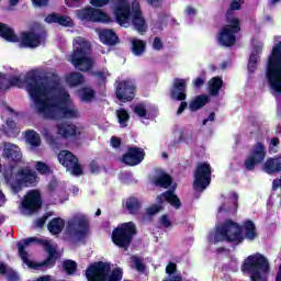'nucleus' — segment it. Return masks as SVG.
<instances>
[{"label":"nucleus","mask_w":281,"mask_h":281,"mask_svg":"<svg viewBox=\"0 0 281 281\" xmlns=\"http://www.w3.org/2000/svg\"><path fill=\"white\" fill-rule=\"evenodd\" d=\"M43 41V34L36 33L34 31H27L21 33L20 47L34 49L41 45Z\"/></svg>","instance_id":"24"},{"label":"nucleus","mask_w":281,"mask_h":281,"mask_svg":"<svg viewBox=\"0 0 281 281\" xmlns=\"http://www.w3.org/2000/svg\"><path fill=\"white\" fill-rule=\"evenodd\" d=\"M135 236H137V225H135V222H124L112 231L111 238L115 247L126 251L133 245Z\"/></svg>","instance_id":"9"},{"label":"nucleus","mask_w":281,"mask_h":281,"mask_svg":"<svg viewBox=\"0 0 281 281\" xmlns=\"http://www.w3.org/2000/svg\"><path fill=\"white\" fill-rule=\"evenodd\" d=\"M66 229L71 238L80 243L89 236V220L85 215H74L68 220Z\"/></svg>","instance_id":"10"},{"label":"nucleus","mask_w":281,"mask_h":281,"mask_svg":"<svg viewBox=\"0 0 281 281\" xmlns=\"http://www.w3.org/2000/svg\"><path fill=\"white\" fill-rule=\"evenodd\" d=\"M35 8H47L49 5V0H32Z\"/></svg>","instance_id":"51"},{"label":"nucleus","mask_w":281,"mask_h":281,"mask_svg":"<svg viewBox=\"0 0 281 281\" xmlns=\"http://www.w3.org/2000/svg\"><path fill=\"white\" fill-rule=\"evenodd\" d=\"M46 23H58L61 27H74V20L69 15H59L56 12L48 14L45 18Z\"/></svg>","instance_id":"27"},{"label":"nucleus","mask_w":281,"mask_h":281,"mask_svg":"<svg viewBox=\"0 0 281 281\" xmlns=\"http://www.w3.org/2000/svg\"><path fill=\"white\" fill-rule=\"evenodd\" d=\"M245 238L246 240H256V238H258L256 223L251 220H246L243 225H240L238 222L227 218L215 228V243H233L234 245H241V243L245 241Z\"/></svg>","instance_id":"2"},{"label":"nucleus","mask_w":281,"mask_h":281,"mask_svg":"<svg viewBox=\"0 0 281 281\" xmlns=\"http://www.w3.org/2000/svg\"><path fill=\"white\" fill-rule=\"evenodd\" d=\"M186 14H188L189 16H194L196 14V9L192 7H187Z\"/></svg>","instance_id":"59"},{"label":"nucleus","mask_w":281,"mask_h":281,"mask_svg":"<svg viewBox=\"0 0 281 281\" xmlns=\"http://www.w3.org/2000/svg\"><path fill=\"white\" fill-rule=\"evenodd\" d=\"M262 52V48L256 46L251 52L249 59H248V71L249 74H254L256 69H258V60H260L259 54Z\"/></svg>","instance_id":"31"},{"label":"nucleus","mask_w":281,"mask_h":281,"mask_svg":"<svg viewBox=\"0 0 281 281\" xmlns=\"http://www.w3.org/2000/svg\"><path fill=\"white\" fill-rule=\"evenodd\" d=\"M0 36L9 43H19V36L14 34V30H12L8 24L0 22Z\"/></svg>","instance_id":"30"},{"label":"nucleus","mask_w":281,"mask_h":281,"mask_svg":"<svg viewBox=\"0 0 281 281\" xmlns=\"http://www.w3.org/2000/svg\"><path fill=\"white\" fill-rule=\"evenodd\" d=\"M172 177L166 172L160 173L159 176L154 177L153 183L157 188H164L165 190H168L169 188H172Z\"/></svg>","instance_id":"29"},{"label":"nucleus","mask_w":281,"mask_h":281,"mask_svg":"<svg viewBox=\"0 0 281 281\" xmlns=\"http://www.w3.org/2000/svg\"><path fill=\"white\" fill-rule=\"evenodd\" d=\"M8 274V265L0 261V276H7Z\"/></svg>","instance_id":"58"},{"label":"nucleus","mask_w":281,"mask_h":281,"mask_svg":"<svg viewBox=\"0 0 281 281\" xmlns=\"http://www.w3.org/2000/svg\"><path fill=\"white\" fill-rule=\"evenodd\" d=\"M21 82H23V80L19 76H12L11 78H9L10 87H19Z\"/></svg>","instance_id":"48"},{"label":"nucleus","mask_w":281,"mask_h":281,"mask_svg":"<svg viewBox=\"0 0 281 281\" xmlns=\"http://www.w3.org/2000/svg\"><path fill=\"white\" fill-rule=\"evenodd\" d=\"M132 54L134 56H142L146 52V42L139 38L132 40Z\"/></svg>","instance_id":"39"},{"label":"nucleus","mask_w":281,"mask_h":281,"mask_svg":"<svg viewBox=\"0 0 281 281\" xmlns=\"http://www.w3.org/2000/svg\"><path fill=\"white\" fill-rule=\"evenodd\" d=\"M262 170L266 175H280L281 172V156L269 157L262 165Z\"/></svg>","instance_id":"26"},{"label":"nucleus","mask_w":281,"mask_h":281,"mask_svg":"<svg viewBox=\"0 0 281 281\" xmlns=\"http://www.w3.org/2000/svg\"><path fill=\"white\" fill-rule=\"evenodd\" d=\"M123 276L124 272L120 268L111 272V265L104 261L91 263L86 270L88 281H122Z\"/></svg>","instance_id":"8"},{"label":"nucleus","mask_w":281,"mask_h":281,"mask_svg":"<svg viewBox=\"0 0 281 281\" xmlns=\"http://www.w3.org/2000/svg\"><path fill=\"white\" fill-rule=\"evenodd\" d=\"M38 181H41V178H38V173L33 170L30 167H23L20 168L15 173V187L19 190L22 188H36L38 186Z\"/></svg>","instance_id":"12"},{"label":"nucleus","mask_w":281,"mask_h":281,"mask_svg":"<svg viewBox=\"0 0 281 281\" xmlns=\"http://www.w3.org/2000/svg\"><path fill=\"white\" fill-rule=\"evenodd\" d=\"M99 38L103 45H109L113 47V45H117L120 43V37L113 30H102L99 32Z\"/></svg>","instance_id":"28"},{"label":"nucleus","mask_w":281,"mask_h":281,"mask_svg":"<svg viewBox=\"0 0 281 281\" xmlns=\"http://www.w3.org/2000/svg\"><path fill=\"white\" fill-rule=\"evenodd\" d=\"M270 146H273V147L280 146V138L279 137L271 138Z\"/></svg>","instance_id":"62"},{"label":"nucleus","mask_w":281,"mask_h":281,"mask_svg":"<svg viewBox=\"0 0 281 281\" xmlns=\"http://www.w3.org/2000/svg\"><path fill=\"white\" fill-rule=\"evenodd\" d=\"M76 14L81 21H91L92 23H106L109 21V15L104 11L93 7L79 9Z\"/></svg>","instance_id":"17"},{"label":"nucleus","mask_w":281,"mask_h":281,"mask_svg":"<svg viewBox=\"0 0 281 281\" xmlns=\"http://www.w3.org/2000/svg\"><path fill=\"white\" fill-rule=\"evenodd\" d=\"M166 273H168V276H175V273H177V263L170 262L166 267Z\"/></svg>","instance_id":"50"},{"label":"nucleus","mask_w":281,"mask_h":281,"mask_svg":"<svg viewBox=\"0 0 281 281\" xmlns=\"http://www.w3.org/2000/svg\"><path fill=\"white\" fill-rule=\"evenodd\" d=\"M90 3L93 8H104V5L111 3V0H90Z\"/></svg>","instance_id":"47"},{"label":"nucleus","mask_w":281,"mask_h":281,"mask_svg":"<svg viewBox=\"0 0 281 281\" xmlns=\"http://www.w3.org/2000/svg\"><path fill=\"white\" fill-rule=\"evenodd\" d=\"M137 93V86L132 79H124L116 82L115 95L120 102H133Z\"/></svg>","instance_id":"16"},{"label":"nucleus","mask_w":281,"mask_h":281,"mask_svg":"<svg viewBox=\"0 0 281 281\" xmlns=\"http://www.w3.org/2000/svg\"><path fill=\"white\" fill-rule=\"evenodd\" d=\"M147 3L151 5L153 8H161V3H164V0H147Z\"/></svg>","instance_id":"57"},{"label":"nucleus","mask_w":281,"mask_h":281,"mask_svg":"<svg viewBox=\"0 0 281 281\" xmlns=\"http://www.w3.org/2000/svg\"><path fill=\"white\" fill-rule=\"evenodd\" d=\"M21 205L26 212H30L31 214H36V212H38L43 207V198L41 196V191H29L24 195Z\"/></svg>","instance_id":"18"},{"label":"nucleus","mask_w":281,"mask_h":281,"mask_svg":"<svg viewBox=\"0 0 281 281\" xmlns=\"http://www.w3.org/2000/svg\"><path fill=\"white\" fill-rule=\"evenodd\" d=\"M134 113L138 115V117H146V115H148V111L146 110L145 104H137L134 108Z\"/></svg>","instance_id":"44"},{"label":"nucleus","mask_w":281,"mask_h":281,"mask_svg":"<svg viewBox=\"0 0 281 281\" xmlns=\"http://www.w3.org/2000/svg\"><path fill=\"white\" fill-rule=\"evenodd\" d=\"M8 278L9 281H19V274L15 271H11Z\"/></svg>","instance_id":"60"},{"label":"nucleus","mask_w":281,"mask_h":281,"mask_svg":"<svg viewBox=\"0 0 281 281\" xmlns=\"http://www.w3.org/2000/svg\"><path fill=\"white\" fill-rule=\"evenodd\" d=\"M132 25L138 34H146L148 32V24H146V19L142 13V7L138 0L132 1Z\"/></svg>","instance_id":"20"},{"label":"nucleus","mask_w":281,"mask_h":281,"mask_svg":"<svg viewBox=\"0 0 281 281\" xmlns=\"http://www.w3.org/2000/svg\"><path fill=\"white\" fill-rule=\"evenodd\" d=\"M114 19L119 25H126L131 19V5L116 4L114 8Z\"/></svg>","instance_id":"25"},{"label":"nucleus","mask_w":281,"mask_h":281,"mask_svg":"<svg viewBox=\"0 0 281 281\" xmlns=\"http://www.w3.org/2000/svg\"><path fill=\"white\" fill-rule=\"evenodd\" d=\"M45 223H47V215H44V216L37 218L35 222V225H36V227L42 228V227H45Z\"/></svg>","instance_id":"55"},{"label":"nucleus","mask_w":281,"mask_h":281,"mask_svg":"<svg viewBox=\"0 0 281 281\" xmlns=\"http://www.w3.org/2000/svg\"><path fill=\"white\" fill-rule=\"evenodd\" d=\"M245 0H233L225 13L226 23L217 33V43L222 47H234L236 34L240 32V18L234 16L236 10H243Z\"/></svg>","instance_id":"3"},{"label":"nucleus","mask_w":281,"mask_h":281,"mask_svg":"<svg viewBox=\"0 0 281 281\" xmlns=\"http://www.w3.org/2000/svg\"><path fill=\"white\" fill-rule=\"evenodd\" d=\"M122 207L131 216H139L142 214V207H144V201L135 195H130L122 201Z\"/></svg>","instance_id":"23"},{"label":"nucleus","mask_w":281,"mask_h":281,"mask_svg":"<svg viewBox=\"0 0 281 281\" xmlns=\"http://www.w3.org/2000/svg\"><path fill=\"white\" fill-rule=\"evenodd\" d=\"M116 116L121 128H126L128 120H131V114H128V111H126V109H119L116 110Z\"/></svg>","instance_id":"40"},{"label":"nucleus","mask_w":281,"mask_h":281,"mask_svg":"<svg viewBox=\"0 0 281 281\" xmlns=\"http://www.w3.org/2000/svg\"><path fill=\"white\" fill-rule=\"evenodd\" d=\"M56 134L61 139H80V128L69 121H63L56 125Z\"/></svg>","instance_id":"21"},{"label":"nucleus","mask_w":281,"mask_h":281,"mask_svg":"<svg viewBox=\"0 0 281 281\" xmlns=\"http://www.w3.org/2000/svg\"><path fill=\"white\" fill-rule=\"evenodd\" d=\"M205 85V78L203 77H198L193 80V87L194 89H201Z\"/></svg>","instance_id":"53"},{"label":"nucleus","mask_w":281,"mask_h":281,"mask_svg":"<svg viewBox=\"0 0 281 281\" xmlns=\"http://www.w3.org/2000/svg\"><path fill=\"white\" fill-rule=\"evenodd\" d=\"M214 120H216V113L215 112H211L207 119H204L202 121V126H206L207 122H214Z\"/></svg>","instance_id":"56"},{"label":"nucleus","mask_w":281,"mask_h":281,"mask_svg":"<svg viewBox=\"0 0 281 281\" xmlns=\"http://www.w3.org/2000/svg\"><path fill=\"white\" fill-rule=\"evenodd\" d=\"M91 56V44L82 38L76 41L69 61L78 71H91L95 61Z\"/></svg>","instance_id":"7"},{"label":"nucleus","mask_w":281,"mask_h":281,"mask_svg":"<svg viewBox=\"0 0 281 281\" xmlns=\"http://www.w3.org/2000/svg\"><path fill=\"white\" fill-rule=\"evenodd\" d=\"M58 188V183L56 182H50L48 184V192H56V189Z\"/></svg>","instance_id":"61"},{"label":"nucleus","mask_w":281,"mask_h":281,"mask_svg":"<svg viewBox=\"0 0 281 281\" xmlns=\"http://www.w3.org/2000/svg\"><path fill=\"white\" fill-rule=\"evenodd\" d=\"M61 267L66 271L67 276H74L78 271V263L71 259H66L63 261Z\"/></svg>","instance_id":"41"},{"label":"nucleus","mask_w":281,"mask_h":281,"mask_svg":"<svg viewBox=\"0 0 281 281\" xmlns=\"http://www.w3.org/2000/svg\"><path fill=\"white\" fill-rule=\"evenodd\" d=\"M111 146L112 148H120L122 146V139L117 136H112L111 137Z\"/></svg>","instance_id":"54"},{"label":"nucleus","mask_w":281,"mask_h":281,"mask_svg":"<svg viewBox=\"0 0 281 281\" xmlns=\"http://www.w3.org/2000/svg\"><path fill=\"white\" fill-rule=\"evenodd\" d=\"M241 273L249 276L250 281H269L271 263L265 255L256 252L249 255L241 265Z\"/></svg>","instance_id":"4"},{"label":"nucleus","mask_w":281,"mask_h":281,"mask_svg":"<svg viewBox=\"0 0 281 281\" xmlns=\"http://www.w3.org/2000/svg\"><path fill=\"white\" fill-rule=\"evenodd\" d=\"M59 164L66 168L67 172L74 175V177H80L83 175L82 165H80V160L78 156L67 149H63L57 155Z\"/></svg>","instance_id":"13"},{"label":"nucleus","mask_w":281,"mask_h":281,"mask_svg":"<svg viewBox=\"0 0 281 281\" xmlns=\"http://www.w3.org/2000/svg\"><path fill=\"white\" fill-rule=\"evenodd\" d=\"M164 210L161 204H153L151 206L146 209L147 216H155V214H159Z\"/></svg>","instance_id":"43"},{"label":"nucleus","mask_w":281,"mask_h":281,"mask_svg":"<svg viewBox=\"0 0 281 281\" xmlns=\"http://www.w3.org/2000/svg\"><path fill=\"white\" fill-rule=\"evenodd\" d=\"M186 91H188L186 79L175 78L170 90V97L171 100L181 102L177 110V115H181V113L188 109V102L184 101L188 100V93H186Z\"/></svg>","instance_id":"14"},{"label":"nucleus","mask_w":281,"mask_h":281,"mask_svg":"<svg viewBox=\"0 0 281 281\" xmlns=\"http://www.w3.org/2000/svg\"><path fill=\"white\" fill-rule=\"evenodd\" d=\"M209 102L210 97H207V94H200L196 95L194 100L190 101L189 109L192 112H196L200 109H203V106H205V104H207Z\"/></svg>","instance_id":"32"},{"label":"nucleus","mask_w":281,"mask_h":281,"mask_svg":"<svg viewBox=\"0 0 281 281\" xmlns=\"http://www.w3.org/2000/svg\"><path fill=\"white\" fill-rule=\"evenodd\" d=\"M79 98L81 102H92L95 100V90L90 87H82L79 89Z\"/></svg>","instance_id":"38"},{"label":"nucleus","mask_w":281,"mask_h":281,"mask_svg":"<svg viewBox=\"0 0 281 281\" xmlns=\"http://www.w3.org/2000/svg\"><path fill=\"white\" fill-rule=\"evenodd\" d=\"M66 82L69 87H80V85H85V75L80 72H69L66 75Z\"/></svg>","instance_id":"33"},{"label":"nucleus","mask_w":281,"mask_h":281,"mask_svg":"<svg viewBox=\"0 0 281 281\" xmlns=\"http://www.w3.org/2000/svg\"><path fill=\"white\" fill-rule=\"evenodd\" d=\"M4 155H5L7 159H11V161H14L15 164H19V161H21V159H23V154H21V150L15 149L14 145L5 147Z\"/></svg>","instance_id":"37"},{"label":"nucleus","mask_w":281,"mask_h":281,"mask_svg":"<svg viewBox=\"0 0 281 281\" xmlns=\"http://www.w3.org/2000/svg\"><path fill=\"white\" fill-rule=\"evenodd\" d=\"M146 157V151L142 147L130 146L125 154L122 155L121 161L125 166L134 168V166H139Z\"/></svg>","instance_id":"19"},{"label":"nucleus","mask_w":281,"mask_h":281,"mask_svg":"<svg viewBox=\"0 0 281 281\" xmlns=\"http://www.w3.org/2000/svg\"><path fill=\"white\" fill-rule=\"evenodd\" d=\"M38 241H40L38 238L30 237L18 243V250H19V255L22 262H24V265H27L30 269H38L41 267H48V269H53V267H56V261L58 260V250L52 247V244H49V241L47 240L44 241V245L46 246V251L48 254L47 258L40 263H33L30 260L29 254L25 250V247H27L29 245H32V243H38Z\"/></svg>","instance_id":"5"},{"label":"nucleus","mask_w":281,"mask_h":281,"mask_svg":"<svg viewBox=\"0 0 281 281\" xmlns=\"http://www.w3.org/2000/svg\"><path fill=\"white\" fill-rule=\"evenodd\" d=\"M267 157V147L262 142L256 143L250 150V154L244 160V167L247 172H254L256 170V166H260L265 158Z\"/></svg>","instance_id":"15"},{"label":"nucleus","mask_w":281,"mask_h":281,"mask_svg":"<svg viewBox=\"0 0 281 281\" xmlns=\"http://www.w3.org/2000/svg\"><path fill=\"white\" fill-rule=\"evenodd\" d=\"M160 225L165 226L167 229H168V227L172 226V222L170 221V218L168 217L167 214H164L160 217Z\"/></svg>","instance_id":"49"},{"label":"nucleus","mask_w":281,"mask_h":281,"mask_svg":"<svg viewBox=\"0 0 281 281\" xmlns=\"http://www.w3.org/2000/svg\"><path fill=\"white\" fill-rule=\"evenodd\" d=\"M134 265H135L136 271H139L142 273H144V271H146V265H144V262H142V259H139V257H134Z\"/></svg>","instance_id":"45"},{"label":"nucleus","mask_w":281,"mask_h":281,"mask_svg":"<svg viewBox=\"0 0 281 281\" xmlns=\"http://www.w3.org/2000/svg\"><path fill=\"white\" fill-rule=\"evenodd\" d=\"M35 170H37L40 175H52V167L44 161H36Z\"/></svg>","instance_id":"42"},{"label":"nucleus","mask_w":281,"mask_h":281,"mask_svg":"<svg viewBox=\"0 0 281 281\" xmlns=\"http://www.w3.org/2000/svg\"><path fill=\"white\" fill-rule=\"evenodd\" d=\"M92 75L99 80L100 85H106V74L104 71H94Z\"/></svg>","instance_id":"46"},{"label":"nucleus","mask_w":281,"mask_h":281,"mask_svg":"<svg viewBox=\"0 0 281 281\" xmlns=\"http://www.w3.org/2000/svg\"><path fill=\"white\" fill-rule=\"evenodd\" d=\"M221 89H223V78L213 77L209 80V92L210 95L217 97L221 93Z\"/></svg>","instance_id":"34"},{"label":"nucleus","mask_w":281,"mask_h":281,"mask_svg":"<svg viewBox=\"0 0 281 281\" xmlns=\"http://www.w3.org/2000/svg\"><path fill=\"white\" fill-rule=\"evenodd\" d=\"M24 137L29 145L32 146V148H38L41 146V135L36 133L34 130H29L25 132Z\"/></svg>","instance_id":"36"},{"label":"nucleus","mask_w":281,"mask_h":281,"mask_svg":"<svg viewBox=\"0 0 281 281\" xmlns=\"http://www.w3.org/2000/svg\"><path fill=\"white\" fill-rule=\"evenodd\" d=\"M90 170H91V172H93V173H95V172H100V167H98V165H95V164H91L90 165Z\"/></svg>","instance_id":"64"},{"label":"nucleus","mask_w":281,"mask_h":281,"mask_svg":"<svg viewBox=\"0 0 281 281\" xmlns=\"http://www.w3.org/2000/svg\"><path fill=\"white\" fill-rule=\"evenodd\" d=\"M26 90L33 100L37 112L43 113L45 120H74L78 117V111L64 104L69 98L67 92H60L59 95L49 94L56 87L43 81V77L35 70H31L24 78Z\"/></svg>","instance_id":"1"},{"label":"nucleus","mask_w":281,"mask_h":281,"mask_svg":"<svg viewBox=\"0 0 281 281\" xmlns=\"http://www.w3.org/2000/svg\"><path fill=\"white\" fill-rule=\"evenodd\" d=\"M176 190L177 184H173L169 190L162 192L156 198L157 203H159V205L169 203V205H171V207L175 210H181V199H179V195L175 194Z\"/></svg>","instance_id":"22"},{"label":"nucleus","mask_w":281,"mask_h":281,"mask_svg":"<svg viewBox=\"0 0 281 281\" xmlns=\"http://www.w3.org/2000/svg\"><path fill=\"white\" fill-rule=\"evenodd\" d=\"M193 190L203 192L212 183V166L210 162H198L193 172Z\"/></svg>","instance_id":"11"},{"label":"nucleus","mask_w":281,"mask_h":281,"mask_svg":"<svg viewBox=\"0 0 281 281\" xmlns=\"http://www.w3.org/2000/svg\"><path fill=\"white\" fill-rule=\"evenodd\" d=\"M153 47H154L157 52H161V49H164V43L161 42V38L155 37V38H154V43H153Z\"/></svg>","instance_id":"52"},{"label":"nucleus","mask_w":281,"mask_h":281,"mask_svg":"<svg viewBox=\"0 0 281 281\" xmlns=\"http://www.w3.org/2000/svg\"><path fill=\"white\" fill-rule=\"evenodd\" d=\"M267 82L276 93H281V41L277 43L266 64Z\"/></svg>","instance_id":"6"},{"label":"nucleus","mask_w":281,"mask_h":281,"mask_svg":"<svg viewBox=\"0 0 281 281\" xmlns=\"http://www.w3.org/2000/svg\"><path fill=\"white\" fill-rule=\"evenodd\" d=\"M47 229L48 232H50V234H53L54 236L60 234V232H63V229H65V220L60 218V217H55L53 218L48 225H47Z\"/></svg>","instance_id":"35"},{"label":"nucleus","mask_w":281,"mask_h":281,"mask_svg":"<svg viewBox=\"0 0 281 281\" xmlns=\"http://www.w3.org/2000/svg\"><path fill=\"white\" fill-rule=\"evenodd\" d=\"M35 281H52V276L46 274L37 278Z\"/></svg>","instance_id":"63"}]
</instances>
